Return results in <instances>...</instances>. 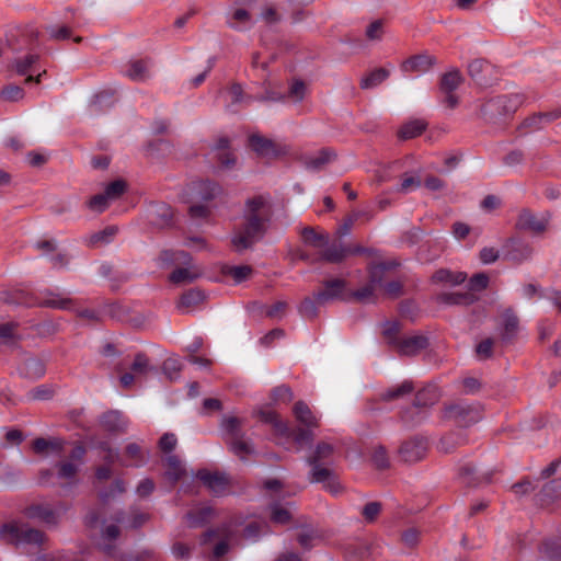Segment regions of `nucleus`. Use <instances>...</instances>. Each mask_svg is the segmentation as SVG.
Listing matches in <instances>:
<instances>
[{
    "label": "nucleus",
    "mask_w": 561,
    "mask_h": 561,
    "mask_svg": "<svg viewBox=\"0 0 561 561\" xmlns=\"http://www.w3.org/2000/svg\"><path fill=\"white\" fill-rule=\"evenodd\" d=\"M272 218V208L263 195L253 196L245 202L243 221L237 228L233 245H252L262 241Z\"/></svg>",
    "instance_id": "nucleus-1"
},
{
    "label": "nucleus",
    "mask_w": 561,
    "mask_h": 561,
    "mask_svg": "<svg viewBox=\"0 0 561 561\" xmlns=\"http://www.w3.org/2000/svg\"><path fill=\"white\" fill-rule=\"evenodd\" d=\"M294 415L307 430L291 431L286 422H283L274 411L262 412V420L272 425L274 433L282 438L293 437L294 442L301 446L313 438L311 428L318 427L320 417L302 401H298L293 409Z\"/></svg>",
    "instance_id": "nucleus-2"
},
{
    "label": "nucleus",
    "mask_w": 561,
    "mask_h": 561,
    "mask_svg": "<svg viewBox=\"0 0 561 561\" xmlns=\"http://www.w3.org/2000/svg\"><path fill=\"white\" fill-rule=\"evenodd\" d=\"M524 102L525 98L519 93L496 95L483 104L482 114L491 123L504 122L511 118Z\"/></svg>",
    "instance_id": "nucleus-3"
},
{
    "label": "nucleus",
    "mask_w": 561,
    "mask_h": 561,
    "mask_svg": "<svg viewBox=\"0 0 561 561\" xmlns=\"http://www.w3.org/2000/svg\"><path fill=\"white\" fill-rule=\"evenodd\" d=\"M162 260L175 267L170 275L173 284L191 283L201 275V271L192 263L191 255L183 250H167Z\"/></svg>",
    "instance_id": "nucleus-4"
},
{
    "label": "nucleus",
    "mask_w": 561,
    "mask_h": 561,
    "mask_svg": "<svg viewBox=\"0 0 561 561\" xmlns=\"http://www.w3.org/2000/svg\"><path fill=\"white\" fill-rule=\"evenodd\" d=\"M397 265L398 263L394 260L374 263L369 268V284L358 290H350L348 300L354 299L358 302L374 301L376 297L375 288L382 285V280L388 277L389 273Z\"/></svg>",
    "instance_id": "nucleus-5"
},
{
    "label": "nucleus",
    "mask_w": 561,
    "mask_h": 561,
    "mask_svg": "<svg viewBox=\"0 0 561 561\" xmlns=\"http://www.w3.org/2000/svg\"><path fill=\"white\" fill-rule=\"evenodd\" d=\"M0 539L16 547L26 545L41 546L45 540V536L42 531L30 528L27 525L12 522L0 527Z\"/></svg>",
    "instance_id": "nucleus-6"
},
{
    "label": "nucleus",
    "mask_w": 561,
    "mask_h": 561,
    "mask_svg": "<svg viewBox=\"0 0 561 561\" xmlns=\"http://www.w3.org/2000/svg\"><path fill=\"white\" fill-rule=\"evenodd\" d=\"M222 432L229 444L230 450L240 459H245L253 453V447L241 434V421L236 416H227L222 420Z\"/></svg>",
    "instance_id": "nucleus-7"
},
{
    "label": "nucleus",
    "mask_w": 561,
    "mask_h": 561,
    "mask_svg": "<svg viewBox=\"0 0 561 561\" xmlns=\"http://www.w3.org/2000/svg\"><path fill=\"white\" fill-rule=\"evenodd\" d=\"M551 218L552 215L548 210L537 214L523 208L517 215L515 228L531 234H542L548 230Z\"/></svg>",
    "instance_id": "nucleus-8"
},
{
    "label": "nucleus",
    "mask_w": 561,
    "mask_h": 561,
    "mask_svg": "<svg viewBox=\"0 0 561 561\" xmlns=\"http://www.w3.org/2000/svg\"><path fill=\"white\" fill-rule=\"evenodd\" d=\"M39 55L36 53H28L23 56L16 57L10 69L15 71L19 76H26L25 83H39L46 70H39L38 68Z\"/></svg>",
    "instance_id": "nucleus-9"
},
{
    "label": "nucleus",
    "mask_w": 561,
    "mask_h": 561,
    "mask_svg": "<svg viewBox=\"0 0 561 561\" xmlns=\"http://www.w3.org/2000/svg\"><path fill=\"white\" fill-rule=\"evenodd\" d=\"M334 453V447L329 443H320L317 445L309 462L312 466V481L325 482L331 477V471L327 467H321L320 462L329 461Z\"/></svg>",
    "instance_id": "nucleus-10"
},
{
    "label": "nucleus",
    "mask_w": 561,
    "mask_h": 561,
    "mask_svg": "<svg viewBox=\"0 0 561 561\" xmlns=\"http://www.w3.org/2000/svg\"><path fill=\"white\" fill-rule=\"evenodd\" d=\"M489 283V277L484 273H479L472 276L469 280V290L466 293H451L444 295L443 301L450 305H469L474 299V293L483 290Z\"/></svg>",
    "instance_id": "nucleus-11"
},
{
    "label": "nucleus",
    "mask_w": 561,
    "mask_h": 561,
    "mask_svg": "<svg viewBox=\"0 0 561 561\" xmlns=\"http://www.w3.org/2000/svg\"><path fill=\"white\" fill-rule=\"evenodd\" d=\"M468 75L480 87L492 85L499 79V71L495 66L483 58L469 62Z\"/></svg>",
    "instance_id": "nucleus-12"
},
{
    "label": "nucleus",
    "mask_w": 561,
    "mask_h": 561,
    "mask_svg": "<svg viewBox=\"0 0 561 561\" xmlns=\"http://www.w3.org/2000/svg\"><path fill=\"white\" fill-rule=\"evenodd\" d=\"M445 415L460 426H469L481 419V410L478 405L458 402L448 407Z\"/></svg>",
    "instance_id": "nucleus-13"
},
{
    "label": "nucleus",
    "mask_w": 561,
    "mask_h": 561,
    "mask_svg": "<svg viewBox=\"0 0 561 561\" xmlns=\"http://www.w3.org/2000/svg\"><path fill=\"white\" fill-rule=\"evenodd\" d=\"M297 254L304 259L309 260L307 250H318L319 260L329 263H337L346 257L348 254H359L364 248H296Z\"/></svg>",
    "instance_id": "nucleus-14"
},
{
    "label": "nucleus",
    "mask_w": 561,
    "mask_h": 561,
    "mask_svg": "<svg viewBox=\"0 0 561 561\" xmlns=\"http://www.w3.org/2000/svg\"><path fill=\"white\" fill-rule=\"evenodd\" d=\"M220 193V186L209 180H199L190 183L185 188V195L190 201H211Z\"/></svg>",
    "instance_id": "nucleus-15"
},
{
    "label": "nucleus",
    "mask_w": 561,
    "mask_h": 561,
    "mask_svg": "<svg viewBox=\"0 0 561 561\" xmlns=\"http://www.w3.org/2000/svg\"><path fill=\"white\" fill-rule=\"evenodd\" d=\"M101 448L106 453L103 456V458L107 462H111V463L119 460L123 466L139 467V466L144 465V462H145V459L141 454V449L136 443H131V444L127 445L126 451H125V457L127 459H121L118 451L108 448L106 444H102Z\"/></svg>",
    "instance_id": "nucleus-16"
},
{
    "label": "nucleus",
    "mask_w": 561,
    "mask_h": 561,
    "mask_svg": "<svg viewBox=\"0 0 561 561\" xmlns=\"http://www.w3.org/2000/svg\"><path fill=\"white\" fill-rule=\"evenodd\" d=\"M85 449L83 446H76L70 455L69 459L60 461L57 465V476L59 479L72 481L79 471L80 466L83 463Z\"/></svg>",
    "instance_id": "nucleus-17"
},
{
    "label": "nucleus",
    "mask_w": 561,
    "mask_h": 561,
    "mask_svg": "<svg viewBox=\"0 0 561 561\" xmlns=\"http://www.w3.org/2000/svg\"><path fill=\"white\" fill-rule=\"evenodd\" d=\"M234 533L236 531L230 527H224L218 530H210L204 535L202 543L206 545L208 542H214V558L219 559L227 553L229 543L232 541Z\"/></svg>",
    "instance_id": "nucleus-18"
},
{
    "label": "nucleus",
    "mask_w": 561,
    "mask_h": 561,
    "mask_svg": "<svg viewBox=\"0 0 561 561\" xmlns=\"http://www.w3.org/2000/svg\"><path fill=\"white\" fill-rule=\"evenodd\" d=\"M147 220L149 225L158 229L171 227L173 210L170 205L163 202L152 203L147 208Z\"/></svg>",
    "instance_id": "nucleus-19"
},
{
    "label": "nucleus",
    "mask_w": 561,
    "mask_h": 561,
    "mask_svg": "<svg viewBox=\"0 0 561 561\" xmlns=\"http://www.w3.org/2000/svg\"><path fill=\"white\" fill-rule=\"evenodd\" d=\"M348 289L343 279H332L324 284L322 290L314 296L316 301L324 304L331 300H348Z\"/></svg>",
    "instance_id": "nucleus-20"
},
{
    "label": "nucleus",
    "mask_w": 561,
    "mask_h": 561,
    "mask_svg": "<svg viewBox=\"0 0 561 561\" xmlns=\"http://www.w3.org/2000/svg\"><path fill=\"white\" fill-rule=\"evenodd\" d=\"M65 508H54L49 504L32 505L27 508V516L37 519L46 525H56Z\"/></svg>",
    "instance_id": "nucleus-21"
},
{
    "label": "nucleus",
    "mask_w": 561,
    "mask_h": 561,
    "mask_svg": "<svg viewBox=\"0 0 561 561\" xmlns=\"http://www.w3.org/2000/svg\"><path fill=\"white\" fill-rule=\"evenodd\" d=\"M427 450V444L424 438H412L404 442L400 447V456L407 462L421 460Z\"/></svg>",
    "instance_id": "nucleus-22"
},
{
    "label": "nucleus",
    "mask_w": 561,
    "mask_h": 561,
    "mask_svg": "<svg viewBox=\"0 0 561 561\" xmlns=\"http://www.w3.org/2000/svg\"><path fill=\"white\" fill-rule=\"evenodd\" d=\"M66 442L61 438H36L33 442V450L41 456H56L59 457L65 451Z\"/></svg>",
    "instance_id": "nucleus-23"
},
{
    "label": "nucleus",
    "mask_w": 561,
    "mask_h": 561,
    "mask_svg": "<svg viewBox=\"0 0 561 561\" xmlns=\"http://www.w3.org/2000/svg\"><path fill=\"white\" fill-rule=\"evenodd\" d=\"M195 478L203 482L205 486H207L211 492L216 494L222 493L228 485L227 477L218 472L199 470L195 474Z\"/></svg>",
    "instance_id": "nucleus-24"
},
{
    "label": "nucleus",
    "mask_w": 561,
    "mask_h": 561,
    "mask_svg": "<svg viewBox=\"0 0 561 561\" xmlns=\"http://www.w3.org/2000/svg\"><path fill=\"white\" fill-rule=\"evenodd\" d=\"M435 64V57L427 54L412 56L401 65L403 72H425Z\"/></svg>",
    "instance_id": "nucleus-25"
},
{
    "label": "nucleus",
    "mask_w": 561,
    "mask_h": 561,
    "mask_svg": "<svg viewBox=\"0 0 561 561\" xmlns=\"http://www.w3.org/2000/svg\"><path fill=\"white\" fill-rule=\"evenodd\" d=\"M427 345V340L422 335H413L408 337H402L396 348L401 355H415L422 350H424Z\"/></svg>",
    "instance_id": "nucleus-26"
},
{
    "label": "nucleus",
    "mask_w": 561,
    "mask_h": 561,
    "mask_svg": "<svg viewBox=\"0 0 561 561\" xmlns=\"http://www.w3.org/2000/svg\"><path fill=\"white\" fill-rule=\"evenodd\" d=\"M115 91L103 90L96 93L90 102V111L93 114L102 113L111 108L115 103Z\"/></svg>",
    "instance_id": "nucleus-27"
},
{
    "label": "nucleus",
    "mask_w": 561,
    "mask_h": 561,
    "mask_svg": "<svg viewBox=\"0 0 561 561\" xmlns=\"http://www.w3.org/2000/svg\"><path fill=\"white\" fill-rule=\"evenodd\" d=\"M500 327H501V335H502L503 340L508 341L516 335L517 330H518V319L515 316V313H513V311L511 309H506L501 314Z\"/></svg>",
    "instance_id": "nucleus-28"
},
{
    "label": "nucleus",
    "mask_w": 561,
    "mask_h": 561,
    "mask_svg": "<svg viewBox=\"0 0 561 561\" xmlns=\"http://www.w3.org/2000/svg\"><path fill=\"white\" fill-rule=\"evenodd\" d=\"M467 278L466 273L463 272H453L449 270H438L432 276V280L436 284H442L446 286H456L463 283Z\"/></svg>",
    "instance_id": "nucleus-29"
},
{
    "label": "nucleus",
    "mask_w": 561,
    "mask_h": 561,
    "mask_svg": "<svg viewBox=\"0 0 561 561\" xmlns=\"http://www.w3.org/2000/svg\"><path fill=\"white\" fill-rule=\"evenodd\" d=\"M561 116V112H548V113H538L534 114L530 117H527L520 128H527L530 131L541 129L545 123H551L552 121L559 118Z\"/></svg>",
    "instance_id": "nucleus-30"
},
{
    "label": "nucleus",
    "mask_w": 561,
    "mask_h": 561,
    "mask_svg": "<svg viewBox=\"0 0 561 561\" xmlns=\"http://www.w3.org/2000/svg\"><path fill=\"white\" fill-rule=\"evenodd\" d=\"M124 73L133 81H146L149 78L148 61L142 59L130 60Z\"/></svg>",
    "instance_id": "nucleus-31"
},
{
    "label": "nucleus",
    "mask_w": 561,
    "mask_h": 561,
    "mask_svg": "<svg viewBox=\"0 0 561 561\" xmlns=\"http://www.w3.org/2000/svg\"><path fill=\"white\" fill-rule=\"evenodd\" d=\"M250 147L259 154V156H276V146L275 144L261 135H252L249 138Z\"/></svg>",
    "instance_id": "nucleus-32"
},
{
    "label": "nucleus",
    "mask_w": 561,
    "mask_h": 561,
    "mask_svg": "<svg viewBox=\"0 0 561 561\" xmlns=\"http://www.w3.org/2000/svg\"><path fill=\"white\" fill-rule=\"evenodd\" d=\"M299 234L305 245H328L329 243L328 236L313 227H304Z\"/></svg>",
    "instance_id": "nucleus-33"
},
{
    "label": "nucleus",
    "mask_w": 561,
    "mask_h": 561,
    "mask_svg": "<svg viewBox=\"0 0 561 561\" xmlns=\"http://www.w3.org/2000/svg\"><path fill=\"white\" fill-rule=\"evenodd\" d=\"M335 158L334 150L322 148L316 156L306 158V167L310 170H320Z\"/></svg>",
    "instance_id": "nucleus-34"
},
{
    "label": "nucleus",
    "mask_w": 561,
    "mask_h": 561,
    "mask_svg": "<svg viewBox=\"0 0 561 561\" xmlns=\"http://www.w3.org/2000/svg\"><path fill=\"white\" fill-rule=\"evenodd\" d=\"M19 371L26 378L36 379L45 374V366L42 360L31 357L24 360L20 366Z\"/></svg>",
    "instance_id": "nucleus-35"
},
{
    "label": "nucleus",
    "mask_w": 561,
    "mask_h": 561,
    "mask_svg": "<svg viewBox=\"0 0 561 561\" xmlns=\"http://www.w3.org/2000/svg\"><path fill=\"white\" fill-rule=\"evenodd\" d=\"M426 128V124L421 119H414L405 123L398 131L401 139H412L420 136Z\"/></svg>",
    "instance_id": "nucleus-36"
},
{
    "label": "nucleus",
    "mask_w": 561,
    "mask_h": 561,
    "mask_svg": "<svg viewBox=\"0 0 561 561\" xmlns=\"http://www.w3.org/2000/svg\"><path fill=\"white\" fill-rule=\"evenodd\" d=\"M502 260L518 264L530 256V248H501Z\"/></svg>",
    "instance_id": "nucleus-37"
},
{
    "label": "nucleus",
    "mask_w": 561,
    "mask_h": 561,
    "mask_svg": "<svg viewBox=\"0 0 561 561\" xmlns=\"http://www.w3.org/2000/svg\"><path fill=\"white\" fill-rule=\"evenodd\" d=\"M389 75L390 72L386 68H377L362 78L359 85L362 89L375 88L383 82L389 77Z\"/></svg>",
    "instance_id": "nucleus-38"
},
{
    "label": "nucleus",
    "mask_w": 561,
    "mask_h": 561,
    "mask_svg": "<svg viewBox=\"0 0 561 561\" xmlns=\"http://www.w3.org/2000/svg\"><path fill=\"white\" fill-rule=\"evenodd\" d=\"M103 426L111 432L123 431L126 427V421L123 414L118 411H111L102 417Z\"/></svg>",
    "instance_id": "nucleus-39"
},
{
    "label": "nucleus",
    "mask_w": 561,
    "mask_h": 561,
    "mask_svg": "<svg viewBox=\"0 0 561 561\" xmlns=\"http://www.w3.org/2000/svg\"><path fill=\"white\" fill-rule=\"evenodd\" d=\"M118 232V228L116 226H107L104 229L92 233L89 237V242L91 244H110L115 241V237Z\"/></svg>",
    "instance_id": "nucleus-40"
},
{
    "label": "nucleus",
    "mask_w": 561,
    "mask_h": 561,
    "mask_svg": "<svg viewBox=\"0 0 561 561\" xmlns=\"http://www.w3.org/2000/svg\"><path fill=\"white\" fill-rule=\"evenodd\" d=\"M463 77L458 69L446 72L440 80L443 92H454L462 83Z\"/></svg>",
    "instance_id": "nucleus-41"
},
{
    "label": "nucleus",
    "mask_w": 561,
    "mask_h": 561,
    "mask_svg": "<svg viewBox=\"0 0 561 561\" xmlns=\"http://www.w3.org/2000/svg\"><path fill=\"white\" fill-rule=\"evenodd\" d=\"M167 471L165 476L174 483L185 472V469L176 456H168L165 459Z\"/></svg>",
    "instance_id": "nucleus-42"
},
{
    "label": "nucleus",
    "mask_w": 561,
    "mask_h": 561,
    "mask_svg": "<svg viewBox=\"0 0 561 561\" xmlns=\"http://www.w3.org/2000/svg\"><path fill=\"white\" fill-rule=\"evenodd\" d=\"M41 305L57 309H70L71 300L60 294L48 293L45 298L39 301Z\"/></svg>",
    "instance_id": "nucleus-43"
},
{
    "label": "nucleus",
    "mask_w": 561,
    "mask_h": 561,
    "mask_svg": "<svg viewBox=\"0 0 561 561\" xmlns=\"http://www.w3.org/2000/svg\"><path fill=\"white\" fill-rule=\"evenodd\" d=\"M288 503L274 502L271 504V518L276 524H287L290 520V511L287 507Z\"/></svg>",
    "instance_id": "nucleus-44"
},
{
    "label": "nucleus",
    "mask_w": 561,
    "mask_h": 561,
    "mask_svg": "<svg viewBox=\"0 0 561 561\" xmlns=\"http://www.w3.org/2000/svg\"><path fill=\"white\" fill-rule=\"evenodd\" d=\"M24 95V90L15 84H9L0 91V99L8 102L20 101Z\"/></svg>",
    "instance_id": "nucleus-45"
},
{
    "label": "nucleus",
    "mask_w": 561,
    "mask_h": 561,
    "mask_svg": "<svg viewBox=\"0 0 561 561\" xmlns=\"http://www.w3.org/2000/svg\"><path fill=\"white\" fill-rule=\"evenodd\" d=\"M126 188V182L122 179H118L106 185L104 194L106 195L108 201L116 199L125 193Z\"/></svg>",
    "instance_id": "nucleus-46"
},
{
    "label": "nucleus",
    "mask_w": 561,
    "mask_h": 561,
    "mask_svg": "<svg viewBox=\"0 0 561 561\" xmlns=\"http://www.w3.org/2000/svg\"><path fill=\"white\" fill-rule=\"evenodd\" d=\"M382 334L386 337L387 342L396 347L398 342L401 340L398 337L399 323L396 321L385 322L382 324Z\"/></svg>",
    "instance_id": "nucleus-47"
},
{
    "label": "nucleus",
    "mask_w": 561,
    "mask_h": 561,
    "mask_svg": "<svg viewBox=\"0 0 561 561\" xmlns=\"http://www.w3.org/2000/svg\"><path fill=\"white\" fill-rule=\"evenodd\" d=\"M213 515V510L209 506H202L198 512H190L187 519L192 526H197L202 523L207 522Z\"/></svg>",
    "instance_id": "nucleus-48"
},
{
    "label": "nucleus",
    "mask_w": 561,
    "mask_h": 561,
    "mask_svg": "<svg viewBox=\"0 0 561 561\" xmlns=\"http://www.w3.org/2000/svg\"><path fill=\"white\" fill-rule=\"evenodd\" d=\"M203 300H204V294L201 290L191 289L187 293L182 295L179 307L187 308V307L197 305Z\"/></svg>",
    "instance_id": "nucleus-49"
},
{
    "label": "nucleus",
    "mask_w": 561,
    "mask_h": 561,
    "mask_svg": "<svg viewBox=\"0 0 561 561\" xmlns=\"http://www.w3.org/2000/svg\"><path fill=\"white\" fill-rule=\"evenodd\" d=\"M107 206H108V198L106 197V195L104 193L96 194V195L92 196L87 202V207L89 209H91L92 211H96V213L104 211L107 208Z\"/></svg>",
    "instance_id": "nucleus-50"
},
{
    "label": "nucleus",
    "mask_w": 561,
    "mask_h": 561,
    "mask_svg": "<svg viewBox=\"0 0 561 561\" xmlns=\"http://www.w3.org/2000/svg\"><path fill=\"white\" fill-rule=\"evenodd\" d=\"M181 370V362L178 357H169L163 362V371L171 379H175Z\"/></svg>",
    "instance_id": "nucleus-51"
},
{
    "label": "nucleus",
    "mask_w": 561,
    "mask_h": 561,
    "mask_svg": "<svg viewBox=\"0 0 561 561\" xmlns=\"http://www.w3.org/2000/svg\"><path fill=\"white\" fill-rule=\"evenodd\" d=\"M149 360L144 354H138L131 365V373H134L137 378L144 376L149 370Z\"/></svg>",
    "instance_id": "nucleus-52"
},
{
    "label": "nucleus",
    "mask_w": 561,
    "mask_h": 561,
    "mask_svg": "<svg viewBox=\"0 0 561 561\" xmlns=\"http://www.w3.org/2000/svg\"><path fill=\"white\" fill-rule=\"evenodd\" d=\"M363 215H366V213L353 211L351 215H348L343 224L337 228V234L341 237L348 234L353 228L354 222L357 221Z\"/></svg>",
    "instance_id": "nucleus-53"
},
{
    "label": "nucleus",
    "mask_w": 561,
    "mask_h": 561,
    "mask_svg": "<svg viewBox=\"0 0 561 561\" xmlns=\"http://www.w3.org/2000/svg\"><path fill=\"white\" fill-rule=\"evenodd\" d=\"M383 35V21L376 20L366 28V37L370 41H380Z\"/></svg>",
    "instance_id": "nucleus-54"
},
{
    "label": "nucleus",
    "mask_w": 561,
    "mask_h": 561,
    "mask_svg": "<svg viewBox=\"0 0 561 561\" xmlns=\"http://www.w3.org/2000/svg\"><path fill=\"white\" fill-rule=\"evenodd\" d=\"M421 185L422 182L419 176H404L397 191L400 193H408L410 191L419 188Z\"/></svg>",
    "instance_id": "nucleus-55"
},
{
    "label": "nucleus",
    "mask_w": 561,
    "mask_h": 561,
    "mask_svg": "<svg viewBox=\"0 0 561 561\" xmlns=\"http://www.w3.org/2000/svg\"><path fill=\"white\" fill-rule=\"evenodd\" d=\"M47 32L49 33L50 38L56 41H64L71 36L72 31L69 26L62 25V26H49L47 28Z\"/></svg>",
    "instance_id": "nucleus-56"
},
{
    "label": "nucleus",
    "mask_w": 561,
    "mask_h": 561,
    "mask_svg": "<svg viewBox=\"0 0 561 561\" xmlns=\"http://www.w3.org/2000/svg\"><path fill=\"white\" fill-rule=\"evenodd\" d=\"M250 21V13L244 9H237L231 19L228 20V25L232 28H237L238 24H244Z\"/></svg>",
    "instance_id": "nucleus-57"
},
{
    "label": "nucleus",
    "mask_w": 561,
    "mask_h": 561,
    "mask_svg": "<svg viewBox=\"0 0 561 561\" xmlns=\"http://www.w3.org/2000/svg\"><path fill=\"white\" fill-rule=\"evenodd\" d=\"M264 488L270 492L272 497H284L285 495H289V493L284 491L283 485L278 480L266 481L264 483Z\"/></svg>",
    "instance_id": "nucleus-58"
},
{
    "label": "nucleus",
    "mask_w": 561,
    "mask_h": 561,
    "mask_svg": "<svg viewBox=\"0 0 561 561\" xmlns=\"http://www.w3.org/2000/svg\"><path fill=\"white\" fill-rule=\"evenodd\" d=\"M413 390L412 382L411 381H403L400 386L389 390L386 394V399H392L400 396H403L405 393H410Z\"/></svg>",
    "instance_id": "nucleus-59"
},
{
    "label": "nucleus",
    "mask_w": 561,
    "mask_h": 561,
    "mask_svg": "<svg viewBox=\"0 0 561 561\" xmlns=\"http://www.w3.org/2000/svg\"><path fill=\"white\" fill-rule=\"evenodd\" d=\"M480 257L484 264H491L499 259L502 260L501 251L496 248H483L480 252Z\"/></svg>",
    "instance_id": "nucleus-60"
},
{
    "label": "nucleus",
    "mask_w": 561,
    "mask_h": 561,
    "mask_svg": "<svg viewBox=\"0 0 561 561\" xmlns=\"http://www.w3.org/2000/svg\"><path fill=\"white\" fill-rule=\"evenodd\" d=\"M251 272L252 270L249 266H233L230 268L229 274L236 283H241L250 276Z\"/></svg>",
    "instance_id": "nucleus-61"
},
{
    "label": "nucleus",
    "mask_w": 561,
    "mask_h": 561,
    "mask_svg": "<svg viewBox=\"0 0 561 561\" xmlns=\"http://www.w3.org/2000/svg\"><path fill=\"white\" fill-rule=\"evenodd\" d=\"M188 214L194 219H206L210 210L207 206L201 204H194L188 208Z\"/></svg>",
    "instance_id": "nucleus-62"
},
{
    "label": "nucleus",
    "mask_w": 561,
    "mask_h": 561,
    "mask_svg": "<svg viewBox=\"0 0 561 561\" xmlns=\"http://www.w3.org/2000/svg\"><path fill=\"white\" fill-rule=\"evenodd\" d=\"M178 439L174 434L167 433L159 440V447L161 450L169 453L174 449Z\"/></svg>",
    "instance_id": "nucleus-63"
},
{
    "label": "nucleus",
    "mask_w": 561,
    "mask_h": 561,
    "mask_svg": "<svg viewBox=\"0 0 561 561\" xmlns=\"http://www.w3.org/2000/svg\"><path fill=\"white\" fill-rule=\"evenodd\" d=\"M380 512V504L377 502H370L363 508V516L366 520L373 522Z\"/></svg>",
    "instance_id": "nucleus-64"
}]
</instances>
